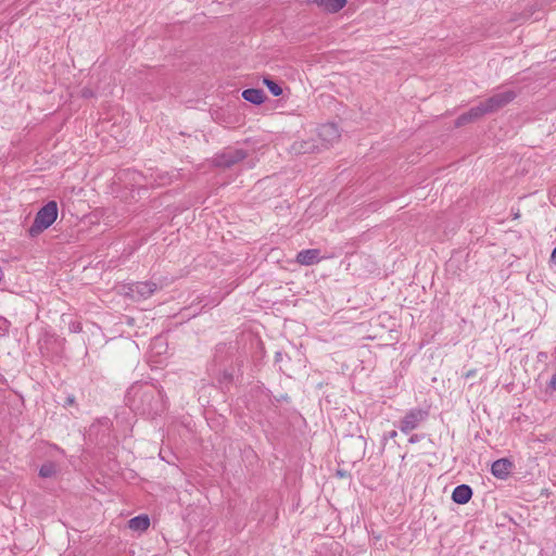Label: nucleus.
Returning a JSON list of instances; mask_svg holds the SVG:
<instances>
[{
  "instance_id": "nucleus-8",
  "label": "nucleus",
  "mask_w": 556,
  "mask_h": 556,
  "mask_svg": "<svg viewBox=\"0 0 556 556\" xmlns=\"http://www.w3.org/2000/svg\"><path fill=\"white\" fill-rule=\"evenodd\" d=\"M321 260L320 250L318 249L302 250L296 254V262L304 266L317 264Z\"/></svg>"
},
{
  "instance_id": "nucleus-13",
  "label": "nucleus",
  "mask_w": 556,
  "mask_h": 556,
  "mask_svg": "<svg viewBox=\"0 0 556 556\" xmlns=\"http://www.w3.org/2000/svg\"><path fill=\"white\" fill-rule=\"evenodd\" d=\"M128 525L131 530L144 531L149 528L150 520H149L148 516L142 515V516H137V517L131 518L129 520Z\"/></svg>"
},
{
  "instance_id": "nucleus-4",
  "label": "nucleus",
  "mask_w": 556,
  "mask_h": 556,
  "mask_svg": "<svg viewBox=\"0 0 556 556\" xmlns=\"http://www.w3.org/2000/svg\"><path fill=\"white\" fill-rule=\"evenodd\" d=\"M125 288L126 295L139 301L150 298L157 290V285L152 281H139L129 283Z\"/></svg>"
},
{
  "instance_id": "nucleus-11",
  "label": "nucleus",
  "mask_w": 556,
  "mask_h": 556,
  "mask_svg": "<svg viewBox=\"0 0 556 556\" xmlns=\"http://www.w3.org/2000/svg\"><path fill=\"white\" fill-rule=\"evenodd\" d=\"M472 496V490L467 484H460L457 485L453 493H452V500L457 504H466L470 501Z\"/></svg>"
},
{
  "instance_id": "nucleus-1",
  "label": "nucleus",
  "mask_w": 556,
  "mask_h": 556,
  "mask_svg": "<svg viewBox=\"0 0 556 556\" xmlns=\"http://www.w3.org/2000/svg\"><path fill=\"white\" fill-rule=\"evenodd\" d=\"M58 217V204L55 201H49L36 214L33 225L28 233L30 237H37L48 229Z\"/></svg>"
},
{
  "instance_id": "nucleus-9",
  "label": "nucleus",
  "mask_w": 556,
  "mask_h": 556,
  "mask_svg": "<svg viewBox=\"0 0 556 556\" xmlns=\"http://www.w3.org/2000/svg\"><path fill=\"white\" fill-rule=\"evenodd\" d=\"M309 2L329 13L339 12L346 4V0H309Z\"/></svg>"
},
{
  "instance_id": "nucleus-17",
  "label": "nucleus",
  "mask_w": 556,
  "mask_h": 556,
  "mask_svg": "<svg viewBox=\"0 0 556 556\" xmlns=\"http://www.w3.org/2000/svg\"><path fill=\"white\" fill-rule=\"evenodd\" d=\"M264 84L267 86L270 93L275 97L282 94V88L271 79L265 78Z\"/></svg>"
},
{
  "instance_id": "nucleus-23",
  "label": "nucleus",
  "mask_w": 556,
  "mask_h": 556,
  "mask_svg": "<svg viewBox=\"0 0 556 556\" xmlns=\"http://www.w3.org/2000/svg\"><path fill=\"white\" fill-rule=\"evenodd\" d=\"M552 261L556 263V248L554 249L552 253Z\"/></svg>"
},
{
  "instance_id": "nucleus-6",
  "label": "nucleus",
  "mask_w": 556,
  "mask_h": 556,
  "mask_svg": "<svg viewBox=\"0 0 556 556\" xmlns=\"http://www.w3.org/2000/svg\"><path fill=\"white\" fill-rule=\"evenodd\" d=\"M244 157L245 153L242 150L229 149L216 157V165L230 167L233 164L242 161Z\"/></svg>"
},
{
  "instance_id": "nucleus-7",
  "label": "nucleus",
  "mask_w": 556,
  "mask_h": 556,
  "mask_svg": "<svg viewBox=\"0 0 556 556\" xmlns=\"http://www.w3.org/2000/svg\"><path fill=\"white\" fill-rule=\"evenodd\" d=\"M318 135L327 146L333 144L341 136L338 126L331 123L320 126Z\"/></svg>"
},
{
  "instance_id": "nucleus-20",
  "label": "nucleus",
  "mask_w": 556,
  "mask_h": 556,
  "mask_svg": "<svg viewBox=\"0 0 556 556\" xmlns=\"http://www.w3.org/2000/svg\"><path fill=\"white\" fill-rule=\"evenodd\" d=\"M476 375H477V370H476V369H470V370H468V371L465 374V378H466V379H470V378H473Z\"/></svg>"
},
{
  "instance_id": "nucleus-19",
  "label": "nucleus",
  "mask_w": 556,
  "mask_h": 556,
  "mask_svg": "<svg viewBox=\"0 0 556 556\" xmlns=\"http://www.w3.org/2000/svg\"><path fill=\"white\" fill-rule=\"evenodd\" d=\"M549 388L555 391L556 390V372L553 375L549 381Z\"/></svg>"
},
{
  "instance_id": "nucleus-16",
  "label": "nucleus",
  "mask_w": 556,
  "mask_h": 556,
  "mask_svg": "<svg viewBox=\"0 0 556 556\" xmlns=\"http://www.w3.org/2000/svg\"><path fill=\"white\" fill-rule=\"evenodd\" d=\"M292 149L299 153H309L314 151V144L309 142H294Z\"/></svg>"
},
{
  "instance_id": "nucleus-14",
  "label": "nucleus",
  "mask_w": 556,
  "mask_h": 556,
  "mask_svg": "<svg viewBox=\"0 0 556 556\" xmlns=\"http://www.w3.org/2000/svg\"><path fill=\"white\" fill-rule=\"evenodd\" d=\"M484 114H489V112L483 102H480L477 106L471 108L467 112V116H469L472 122L480 118Z\"/></svg>"
},
{
  "instance_id": "nucleus-22",
  "label": "nucleus",
  "mask_w": 556,
  "mask_h": 556,
  "mask_svg": "<svg viewBox=\"0 0 556 556\" xmlns=\"http://www.w3.org/2000/svg\"><path fill=\"white\" fill-rule=\"evenodd\" d=\"M397 435V432L395 430H392L390 431L386 438H389V439H395Z\"/></svg>"
},
{
  "instance_id": "nucleus-10",
  "label": "nucleus",
  "mask_w": 556,
  "mask_h": 556,
  "mask_svg": "<svg viewBox=\"0 0 556 556\" xmlns=\"http://www.w3.org/2000/svg\"><path fill=\"white\" fill-rule=\"evenodd\" d=\"M511 463L506 458H501L492 464L491 472L494 477L504 479L509 475Z\"/></svg>"
},
{
  "instance_id": "nucleus-2",
  "label": "nucleus",
  "mask_w": 556,
  "mask_h": 556,
  "mask_svg": "<svg viewBox=\"0 0 556 556\" xmlns=\"http://www.w3.org/2000/svg\"><path fill=\"white\" fill-rule=\"evenodd\" d=\"M131 391L135 395H139L140 404H136L135 408L140 410L142 414L149 416L157 414L161 404L160 393L151 387L146 388H132Z\"/></svg>"
},
{
  "instance_id": "nucleus-12",
  "label": "nucleus",
  "mask_w": 556,
  "mask_h": 556,
  "mask_svg": "<svg viewBox=\"0 0 556 556\" xmlns=\"http://www.w3.org/2000/svg\"><path fill=\"white\" fill-rule=\"evenodd\" d=\"M242 98L253 104H261L265 100V94L261 89H245L242 92Z\"/></svg>"
},
{
  "instance_id": "nucleus-21",
  "label": "nucleus",
  "mask_w": 556,
  "mask_h": 556,
  "mask_svg": "<svg viewBox=\"0 0 556 556\" xmlns=\"http://www.w3.org/2000/svg\"><path fill=\"white\" fill-rule=\"evenodd\" d=\"M420 440V437L418 434H414L409 438V443H416Z\"/></svg>"
},
{
  "instance_id": "nucleus-15",
  "label": "nucleus",
  "mask_w": 556,
  "mask_h": 556,
  "mask_svg": "<svg viewBox=\"0 0 556 556\" xmlns=\"http://www.w3.org/2000/svg\"><path fill=\"white\" fill-rule=\"evenodd\" d=\"M56 473V465L53 462L45 463L39 469L41 478H52Z\"/></svg>"
},
{
  "instance_id": "nucleus-24",
  "label": "nucleus",
  "mask_w": 556,
  "mask_h": 556,
  "mask_svg": "<svg viewBox=\"0 0 556 556\" xmlns=\"http://www.w3.org/2000/svg\"><path fill=\"white\" fill-rule=\"evenodd\" d=\"M67 402H68V404H73L74 403V399L73 397H68Z\"/></svg>"
},
{
  "instance_id": "nucleus-5",
  "label": "nucleus",
  "mask_w": 556,
  "mask_h": 556,
  "mask_svg": "<svg viewBox=\"0 0 556 556\" xmlns=\"http://www.w3.org/2000/svg\"><path fill=\"white\" fill-rule=\"evenodd\" d=\"M516 97L517 93L515 91L503 90L501 92L493 94L492 97L483 101V103L488 109V112L493 113L510 103Z\"/></svg>"
},
{
  "instance_id": "nucleus-3",
  "label": "nucleus",
  "mask_w": 556,
  "mask_h": 556,
  "mask_svg": "<svg viewBox=\"0 0 556 556\" xmlns=\"http://www.w3.org/2000/svg\"><path fill=\"white\" fill-rule=\"evenodd\" d=\"M428 417V412L421 408L410 409L400 420L399 428L402 432L408 433L417 429Z\"/></svg>"
},
{
  "instance_id": "nucleus-18",
  "label": "nucleus",
  "mask_w": 556,
  "mask_h": 556,
  "mask_svg": "<svg viewBox=\"0 0 556 556\" xmlns=\"http://www.w3.org/2000/svg\"><path fill=\"white\" fill-rule=\"evenodd\" d=\"M470 122H472V121L470 119L469 116H467V113H465V114H463V115L457 117L455 124H456V126L459 127V126H464V125H466L467 123H470Z\"/></svg>"
}]
</instances>
